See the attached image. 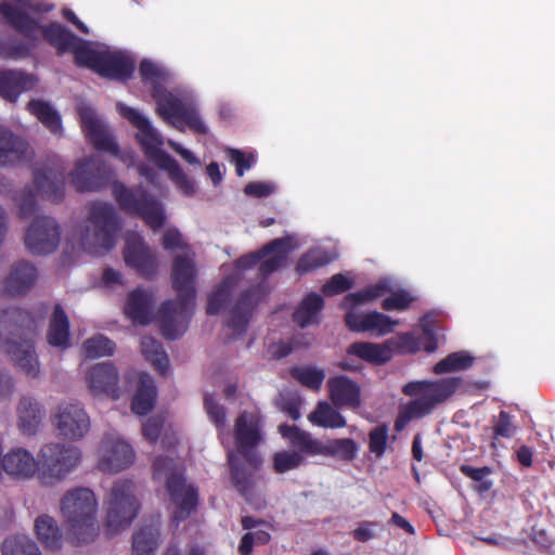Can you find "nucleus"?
Wrapping results in <instances>:
<instances>
[{
	"label": "nucleus",
	"mask_w": 555,
	"mask_h": 555,
	"mask_svg": "<svg viewBox=\"0 0 555 555\" xmlns=\"http://www.w3.org/2000/svg\"><path fill=\"white\" fill-rule=\"evenodd\" d=\"M2 21L20 34L24 40L5 41L0 44V56L20 60L28 57L40 42V37L56 49L59 55L68 52L78 37L57 22L41 25L24 10L12 5L10 1L0 2Z\"/></svg>",
	"instance_id": "f257e3e1"
},
{
	"label": "nucleus",
	"mask_w": 555,
	"mask_h": 555,
	"mask_svg": "<svg viewBox=\"0 0 555 555\" xmlns=\"http://www.w3.org/2000/svg\"><path fill=\"white\" fill-rule=\"evenodd\" d=\"M195 275V263L191 258L186 256L175 257L171 281L178 296L176 300L164 301L157 312L160 332L167 339L179 338L184 328L178 324V321L188 320L193 314L196 297Z\"/></svg>",
	"instance_id": "f03ea898"
},
{
	"label": "nucleus",
	"mask_w": 555,
	"mask_h": 555,
	"mask_svg": "<svg viewBox=\"0 0 555 555\" xmlns=\"http://www.w3.org/2000/svg\"><path fill=\"white\" fill-rule=\"evenodd\" d=\"M461 377H444L436 380H412L402 387V392L415 397L399 408L395 429L402 431L413 420L430 415L440 404L449 400L461 387Z\"/></svg>",
	"instance_id": "7ed1b4c3"
},
{
	"label": "nucleus",
	"mask_w": 555,
	"mask_h": 555,
	"mask_svg": "<svg viewBox=\"0 0 555 555\" xmlns=\"http://www.w3.org/2000/svg\"><path fill=\"white\" fill-rule=\"evenodd\" d=\"M0 322L5 324L12 336L4 341L5 351L25 375L37 377L39 362L34 341L29 337L37 327L36 318L25 309L11 307L0 314Z\"/></svg>",
	"instance_id": "20e7f679"
},
{
	"label": "nucleus",
	"mask_w": 555,
	"mask_h": 555,
	"mask_svg": "<svg viewBox=\"0 0 555 555\" xmlns=\"http://www.w3.org/2000/svg\"><path fill=\"white\" fill-rule=\"evenodd\" d=\"M426 320L427 315L422 319L423 332L420 336H415L413 333H402L385 344L357 341L348 347L347 353L373 364L388 362L393 352L406 354L416 353L423 349L431 353L438 348V341L430 325L426 324Z\"/></svg>",
	"instance_id": "39448f33"
},
{
	"label": "nucleus",
	"mask_w": 555,
	"mask_h": 555,
	"mask_svg": "<svg viewBox=\"0 0 555 555\" xmlns=\"http://www.w3.org/2000/svg\"><path fill=\"white\" fill-rule=\"evenodd\" d=\"M61 511L75 544L89 543L99 534L98 503L93 491L89 488L67 491L61 501Z\"/></svg>",
	"instance_id": "423d86ee"
},
{
	"label": "nucleus",
	"mask_w": 555,
	"mask_h": 555,
	"mask_svg": "<svg viewBox=\"0 0 555 555\" xmlns=\"http://www.w3.org/2000/svg\"><path fill=\"white\" fill-rule=\"evenodd\" d=\"M153 478L166 477V490L171 503L176 506L173 519L177 522L189 518L196 509L198 503V491L192 485H186L185 477L177 467L175 459L158 455L153 461Z\"/></svg>",
	"instance_id": "0eeeda50"
},
{
	"label": "nucleus",
	"mask_w": 555,
	"mask_h": 555,
	"mask_svg": "<svg viewBox=\"0 0 555 555\" xmlns=\"http://www.w3.org/2000/svg\"><path fill=\"white\" fill-rule=\"evenodd\" d=\"M87 228L81 236V244L89 254L100 256L111 250L120 230L115 207L106 202H93L89 206Z\"/></svg>",
	"instance_id": "6e6552de"
},
{
	"label": "nucleus",
	"mask_w": 555,
	"mask_h": 555,
	"mask_svg": "<svg viewBox=\"0 0 555 555\" xmlns=\"http://www.w3.org/2000/svg\"><path fill=\"white\" fill-rule=\"evenodd\" d=\"M112 194L124 212L140 217L152 230L164 225L166 215L163 204L141 184L128 188L114 181Z\"/></svg>",
	"instance_id": "1a4fd4ad"
},
{
	"label": "nucleus",
	"mask_w": 555,
	"mask_h": 555,
	"mask_svg": "<svg viewBox=\"0 0 555 555\" xmlns=\"http://www.w3.org/2000/svg\"><path fill=\"white\" fill-rule=\"evenodd\" d=\"M81 452L77 447L60 442L43 446L38 453V479L53 486L65 479L79 464Z\"/></svg>",
	"instance_id": "9d476101"
},
{
	"label": "nucleus",
	"mask_w": 555,
	"mask_h": 555,
	"mask_svg": "<svg viewBox=\"0 0 555 555\" xmlns=\"http://www.w3.org/2000/svg\"><path fill=\"white\" fill-rule=\"evenodd\" d=\"M279 433L282 437H289L296 447L310 456H333L347 462L354 460L357 456L358 446L350 438L328 439L323 442L313 438L310 433L287 424H281Z\"/></svg>",
	"instance_id": "9b49d317"
},
{
	"label": "nucleus",
	"mask_w": 555,
	"mask_h": 555,
	"mask_svg": "<svg viewBox=\"0 0 555 555\" xmlns=\"http://www.w3.org/2000/svg\"><path fill=\"white\" fill-rule=\"evenodd\" d=\"M106 504L105 532L112 537L129 527L138 516L140 504L134 494V483L129 479L114 482Z\"/></svg>",
	"instance_id": "f8f14e48"
},
{
	"label": "nucleus",
	"mask_w": 555,
	"mask_h": 555,
	"mask_svg": "<svg viewBox=\"0 0 555 555\" xmlns=\"http://www.w3.org/2000/svg\"><path fill=\"white\" fill-rule=\"evenodd\" d=\"M234 441L237 453L251 466L258 469L262 463L256 448L263 440L262 416L259 411H242L234 422Z\"/></svg>",
	"instance_id": "ddd939ff"
},
{
	"label": "nucleus",
	"mask_w": 555,
	"mask_h": 555,
	"mask_svg": "<svg viewBox=\"0 0 555 555\" xmlns=\"http://www.w3.org/2000/svg\"><path fill=\"white\" fill-rule=\"evenodd\" d=\"M117 108L120 115L138 129L137 139L142 146L145 156L151 162L159 168L172 157L162 150V145L164 143L163 138L152 127L150 120L135 108L121 103L117 104Z\"/></svg>",
	"instance_id": "4468645a"
},
{
	"label": "nucleus",
	"mask_w": 555,
	"mask_h": 555,
	"mask_svg": "<svg viewBox=\"0 0 555 555\" xmlns=\"http://www.w3.org/2000/svg\"><path fill=\"white\" fill-rule=\"evenodd\" d=\"M112 178L111 166L100 156L77 162L70 172L72 184L78 192L100 191L109 184Z\"/></svg>",
	"instance_id": "2eb2a0df"
},
{
	"label": "nucleus",
	"mask_w": 555,
	"mask_h": 555,
	"mask_svg": "<svg viewBox=\"0 0 555 555\" xmlns=\"http://www.w3.org/2000/svg\"><path fill=\"white\" fill-rule=\"evenodd\" d=\"M61 238L57 221L48 216H37L24 236L26 249L31 255H49L56 250Z\"/></svg>",
	"instance_id": "dca6fc26"
},
{
	"label": "nucleus",
	"mask_w": 555,
	"mask_h": 555,
	"mask_svg": "<svg viewBox=\"0 0 555 555\" xmlns=\"http://www.w3.org/2000/svg\"><path fill=\"white\" fill-rule=\"evenodd\" d=\"M52 422L60 437L73 441L81 439L90 429V417L78 401L60 403Z\"/></svg>",
	"instance_id": "f3484780"
},
{
	"label": "nucleus",
	"mask_w": 555,
	"mask_h": 555,
	"mask_svg": "<svg viewBox=\"0 0 555 555\" xmlns=\"http://www.w3.org/2000/svg\"><path fill=\"white\" fill-rule=\"evenodd\" d=\"M124 260L127 267L133 269L143 279L151 280L157 273L158 262L155 253L138 235L127 237Z\"/></svg>",
	"instance_id": "a211bd4d"
},
{
	"label": "nucleus",
	"mask_w": 555,
	"mask_h": 555,
	"mask_svg": "<svg viewBox=\"0 0 555 555\" xmlns=\"http://www.w3.org/2000/svg\"><path fill=\"white\" fill-rule=\"evenodd\" d=\"M134 461L132 447L121 439L105 436L100 447L99 468L105 473H118Z\"/></svg>",
	"instance_id": "6ab92c4d"
},
{
	"label": "nucleus",
	"mask_w": 555,
	"mask_h": 555,
	"mask_svg": "<svg viewBox=\"0 0 555 555\" xmlns=\"http://www.w3.org/2000/svg\"><path fill=\"white\" fill-rule=\"evenodd\" d=\"M34 185L42 198L60 203L64 197L65 168L57 164L36 167Z\"/></svg>",
	"instance_id": "aec40b11"
},
{
	"label": "nucleus",
	"mask_w": 555,
	"mask_h": 555,
	"mask_svg": "<svg viewBox=\"0 0 555 555\" xmlns=\"http://www.w3.org/2000/svg\"><path fill=\"white\" fill-rule=\"evenodd\" d=\"M80 126L87 139L96 151L117 155L118 144L114 141L105 126L99 120L95 112L90 107L79 109Z\"/></svg>",
	"instance_id": "412c9836"
},
{
	"label": "nucleus",
	"mask_w": 555,
	"mask_h": 555,
	"mask_svg": "<svg viewBox=\"0 0 555 555\" xmlns=\"http://www.w3.org/2000/svg\"><path fill=\"white\" fill-rule=\"evenodd\" d=\"M87 380L93 396L104 395L113 399L120 397L118 386L119 375L116 367L111 362H102L93 365L87 374Z\"/></svg>",
	"instance_id": "4be33fe9"
},
{
	"label": "nucleus",
	"mask_w": 555,
	"mask_h": 555,
	"mask_svg": "<svg viewBox=\"0 0 555 555\" xmlns=\"http://www.w3.org/2000/svg\"><path fill=\"white\" fill-rule=\"evenodd\" d=\"M345 323L352 332H369L382 336L391 333L398 321L377 311L367 313L348 311L345 314Z\"/></svg>",
	"instance_id": "5701e85b"
},
{
	"label": "nucleus",
	"mask_w": 555,
	"mask_h": 555,
	"mask_svg": "<svg viewBox=\"0 0 555 555\" xmlns=\"http://www.w3.org/2000/svg\"><path fill=\"white\" fill-rule=\"evenodd\" d=\"M328 397L335 408L358 409L361 405V389L358 383L339 375L327 380Z\"/></svg>",
	"instance_id": "b1692460"
},
{
	"label": "nucleus",
	"mask_w": 555,
	"mask_h": 555,
	"mask_svg": "<svg viewBox=\"0 0 555 555\" xmlns=\"http://www.w3.org/2000/svg\"><path fill=\"white\" fill-rule=\"evenodd\" d=\"M37 278L38 272L34 264L24 260L17 261L3 280L1 292L8 296L24 295L35 285Z\"/></svg>",
	"instance_id": "393cba45"
},
{
	"label": "nucleus",
	"mask_w": 555,
	"mask_h": 555,
	"mask_svg": "<svg viewBox=\"0 0 555 555\" xmlns=\"http://www.w3.org/2000/svg\"><path fill=\"white\" fill-rule=\"evenodd\" d=\"M134 72V62L121 52L102 51L95 73L117 81H127Z\"/></svg>",
	"instance_id": "a878e982"
},
{
	"label": "nucleus",
	"mask_w": 555,
	"mask_h": 555,
	"mask_svg": "<svg viewBox=\"0 0 555 555\" xmlns=\"http://www.w3.org/2000/svg\"><path fill=\"white\" fill-rule=\"evenodd\" d=\"M153 305L152 291L137 287L128 294L125 314L135 324L147 325L153 319Z\"/></svg>",
	"instance_id": "bb28decb"
},
{
	"label": "nucleus",
	"mask_w": 555,
	"mask_h": 555,
	"mask_svg": "<svg viewBox=\"0 0 555 555\" xmlns=\"http://www.w3.org/2000/svg\"><path fill=\"white\" fill-rule=\"evenodd\" d=\"M37 78L24 70L0 69V95L15 102L21 93L33 90L36 87Z\"/></svg>",
	"instance_id": "cd10ccee"
},
{
	"label": "nucleus",
	"mask_w": 555,
	"mask_h": 555,
	"mask_svg": "<svg viewBox=\"0 0 555 555\" xmlns=\"http://www.w3.org/2000/svg\"><path fill=\"white\" fill-rule=\"evenodd\" d=\"M47 341L60 350L70 347V323L61 304H55L49 320Z\"/></svg>",
	"instance_id": "c85d7f7f"
},
{
	"label": "nucleus",
	"mask_w": 555,
	"mask_h": 555,
	"mask_svg": "<svg viewBox=\"0 0 555 555\" xmlns=\"http://www.w3.org/2000/svg\"><path fill=\"white\" fill-rule=\"evenodd\" d=\"M29 145L12 131L0 127V167L12 166L27 159Z\"/></svg>",
	"instance_id": "c756f323"
},
{
	"label": "nucleus",
	"mask_w": 555,
	"mask_h": 555,
	"mask_svg": "<svg viewBox=\"0 0 555 555\" xmlns=\"http://www.w3.org/2000/svg\"><path fill=\"white\" fill-rule=\"evenodd\" d=\"M254 295L253 289L243 292L230 310L227 326L233 331L234 337H238L247 331L255 308Z\"/></svg>",
	"instance_id": "7c9ffc66"
},
{
	"label": "nucleus",
	"mask_w": 555,
	"mask_h": 555,
	"mask_svg": "<svg viewBox=\"0 0 555 555\" xmlns=\"http://www.w3.org/2000/svg\"><path fill=\"white\" fill-rule=\"evenodd\" d=\"M156 395V387L151 375L141 373L137 391L131 400L132 412L140 416L149 414L155 405Z\"/></svg>",
	"instance_id": "2f4dec72"
},
{
	"label": "nucleus",
	"mask_w": 555,
	"mask_h": 555,
	"mask_svg": "<svg viewBox=\"0 0 555 555\" xmlns=\"http://www.w3.org/2000/svg\"><path fill=\"white\" fill-rule=\"evenodd\" d=\"M324 307L323 297L314 292L309 293L293 313V320L301 328L320 322V313Z\"/></svg>",
	"instance_id": "473e14b6"
},
{
	"label": "nucleus",
	"mask_w": 555,
	"mask_h": 555,
	"mask_svg": "<svg viewBox=\"0 0 555 555\" xmlns=\"http://www.w3.org/2000/svg\"><path fill=\"white\" fill-rule=\"evenodd\" d=\"M18 427L23 434L35 435L41 424L44 411L33 398H22L17 408Z\"/></svg>",
	"instance_id": "72a5a7b5"
},
{
	"label": "nucleus",
	"mask_w": 555,
	"mask_h": 555,
	"mask_svg": "<svg viewBox=\"0 0 555 555\" xmlns=\"http://www.w3.org/2000/svg\"><path fill=\"white\" fill-rule=\"evenodd\" d=\"M27 109L34 115L51 133L62 135L63 126L61 115L52 105L43 100H31L27 103Z\"/></svg>",
	"instance_id": "f704fd0d"
},
{
	"label": "nucleus",
	"mask_w": 555,
	"mask_h": 555,
	"mask_svg": "<svg viewBox=\"0 0 555 555\" xmlns=\"http://www.w3.org/2000/svg\"><path fill=\"white\" fill-rule=\"evenodd\" d=\"M152 98L156 102L157 113L173 125H177V119L185 108L186 104L169 92L166 88L152 94ZM179 128L178 126H176Z\"/></svg>",
	"instance_id": "c9c22d12"
},
{
	"label": "nucleus",
	"mask_w": 555,
	"mask_h": 555,
	"mask_svg": "<svg viewBox=\"0 0 555 555\" xmlns=\"http://www.w3.org/2000/svg\"><path fill=\"white\" fill-rule=\"evenodd\" d=\"M228 463L234 487L242 496L249 501L254 492L253 472L240 463L232 450L228 452Z\"/></svg>",
	"instance_id": "e433bc0d"
},
{
	"label": "nucleus",
	"mask_w": 555,
	"mask_h": 555,
	"mask_svg": "<svg viewBox=\"0 0 555 555\" xmlns=\"http://www.w3.org/2000/svg\"><path fill=\"white\" fill-rule=\"evenodd\" d=\"M278 240H282L283 243L271 251V257L259 262V275L262 278H267L285 266L289 253L295 248L292 236L287 235Z\"/></svg>",
	"instance_id": "4c0bfd02"
},
{
	"label": "nucleus",
	"mask_w": 555,
	"mask_h": 555,
	"mask_svg": "<svg viewBox=\"0 0 555 555\" xmlns=\"http://www.w3.org/2000/svg\"><path fill=\"white\" fill-rule=\"evenodd\" d=\"M35 530L39 541L49 550H59L62 546V533L54 518L40 515L35 520Z\"/></svg>",
	"instance_id": "58836bf2"
},
{
	"label": "nucleus",
	"mask_w": 555,
	"mask_h": 555,
	"mask_svg": "<svg viewBox=\"0 0 555 555\" xmlns=\"http://www.w3.org/2000/svg\"><path fill=\"white\" fill-rule=\"evenodd\" d=\"M308 420L323 428H343L347 425L341 413L326 401L319 402L317 408L308 415Z\"/></svg>",
	"instance_id": "ea45409f"
},
{
	"label": "nucleus",
	"mask_w": 555,
	"mask_h": 555,
	"mask_svg": "<svg viewBox=\"0 0 555 555\" xmlns=\"http://www.w3.org/2000/svg\"><path fill=\"white\" fill-rule=\"evenodd\" d=\"M285 438L289 440L293 450H283L273 454L272 468L276 474H284L299 468L305 463V456H308L306 452L293 443L289 437Z\"/></svg>",
	"instance_id": "a19ab883"
},
{
	"label": "nucleus",
	"mask_w": 555,
	"mask_h": 555,
	"mask_svg": "<svg viewBox=\"0 0 555 555\" xmlns=\"http://www.w3.org/2000/svg\"><path fill=\"white\" fill-rule=\"evenodd\" d=\"M141 352L160 375H166L169 360L160 341L151 336L142 337Z\"/></svg>",
	"instance_id": "79ce46f5"
},
{
	"label": "nucleus",
	"mask_w": 555,
	"mask_h": 555,
	"mask_svg": "<svg viewBox=\"0 0 555 555\" xmlns=\"http://www.w3.org/2000/svg\"><path fill=\"white\" fill-rule=\"evenodd\" d=\"M159 539L156 526L147 525L133 533L132 555H154Z\"/></svg>",
	"instance_id": "37998d69"
},
{
	"label": "nucleus",
	"mask_w": 555,
	"mask_h": 555,
	"mask_svg": "<svg viewBox=\"0 0 555 555\" xmlns=\"http://www.w3.org/2000/svg\"><path fill=\"white\" fill-rule=\"evenodd\" d=\"M139 75L144 85L151 87V94L165 89L168 72L157 63L144 59L139 65Z\"/></svg>",
	"instance_id": "c03bdc74"
},
{
	"label": "nucleus",
	"mask_w": 555,
	"mask_h": 555,
	"mask_svg": "<svg viewBox=\"0 0 555 555\" xmlns=\"http://www.w3.org/2000/svg\"><path fill=\"white\" fill-rule=\"evenodd\" d=\"M235 285L236 280L232 276H228L221 281V283L208 296L206 307V313L208 315H216L224 308L233 294Z\"/></svg>",
	"instance_id": "a18cd8bd"
},
{
	"label": "nucleus",
	"mask_w": 555,
	"mask_h": 555,
	"mask_svg": "<svg viewBox=\"0 0 555 555\" xmlns=\"http://www.w3.org/2000/svg\"><path fill=\"white\" fill-rule=\"evenodd\" d=\"M3 555H41L38 545L24 534L11 535L1 544Z\"/></svg>",
	"instance_id": "49530a36"
},
{
	"label": "nucleus",
	"mask_w": 555,
	"mask_h": 555,
	"mask_svg": "<svg viewBox=\"0 0 555 555\" xmlns=\"http://www.w3.org/2000/svg\"><path fill=\"white\" fill-rule=\"evenodd\" d=\"M159 168L168 173L170 180L183 195L192 196L195 194L196 189L194 181L185 175L173 157L167 160Z\"/></svg>",
	"instance_id": "de8ad7c7"
},
{
	"label": "nucleus",
	"mask_w": 555,
	"mask_h": 555,
	"mask_svg": "<svg viewBox=\"0 0 555 555\" xmlns=\"http://www.w3.org/2000/svg\"><path fill=\"white\" fill-rule=\"evenodd\" d=\"M390 291L388 281L382 280L362 291L349 293L344 298V305L352 307L383 297Z\"/></svg>",
	"instance_id": "09e8293b"
},
{
	"label": "nucleus",
	"mask_w": 555,
	"mask_h": 555,
	"mask_svg": "<svg viewBox=\"0 0 555 555\" xmlns=\"http://www.w3.org/2000/svg\"><path fill=\"white\" fill-rule=\"evenodd\" d=\"M474 364V358L468 353L459 351L448 354L437 362L433 369L435 374H444L466 370Z\"/></svg>",
	"instance_id": "8fccbe9b"
},
{
	"label": "nucleus",
	"mask_w": 555,
	"mask_h": 555,
	"mask_svg": "<svg viewBox=\"0 0 555 555\" xmlns=\"http://www.w3.org/2000/svg\"><path fill=\"white\" fill-rule=\"evenodd\" d=\"M68 52L74 54L75 63L78 66L96 70L102 51L90 48L87 41L78 37L77 42L74 43Z\"/></svg>",
	"instance_id": "3c124183"
},
{
	"label": "nucleus",
	"mask_w": 555,
	"mask_h": 555,
	"mask_svg": "<svg viewBox=\"0 0 555 555\" xmlns=\"http://www.w3.org/2000/svg\"><path fill=\"white\" fill-rule=\"evenodd\" d=\"M291 376L302 386L319 390L324 382L325 373L312 366H294L289 370Z\"/></svg>",
	"instance_id": "603ef678"
},
{
	"label": "nucleus",
	"mask_w": 555,
	"mask_h": 555,
	"mask_svg": "<svg viewBox=\"0 0 555 555\" xmlns=\"http://www.w3.org/2000/svg\"><path fill=\"white\" fill-rule=\"evenodd\" d=\"M82 350L86 358L90 359L112 356L115 343L103 335H96L85 340Z\"/></svg>",
	"instance_id": "864d4df0"
},
{
	"label": "nucleus",
	"mask_w": 555,
	"mask_h": 555,
	"mask_svg": "<svg viewBox=\"0 0 555 555\" xmlns=\"http://www.w3.org/2000/svg\"><path fill=\"white\" fill-rule=\"evenodd\" d=\"M328 262L330 259L326 253L320 249H309L299 258L295 270L299 275H304L327 264Z\"/></svg>",
	"instance_id": "5fc2aeb1"
},
{
	"label": "nucleus",
	"mask_w": 555,
	"mask_h": 555,
	"mask_svg": "<svg viewBox=\"0 0 555 555\" xmlns=\"http://www.w3.org/2000/svg\"><path fill=\"white\" fill-rule=\"evenodd\" d=\"M283 243L282 240H272L264 244L259 250L244 255L235 260V267L240 270H248L269 256L271 251Z\"/></svg>",
	"instance_id": "6e6d98bb"
},
{
	"label": "nucleus",
	"mask_w": 555,
	"mask_h": 555,
	"mask_svg": "<svg viewBox=\"0 0 555 555\" xmlns=\"http://www.w3.org/2000/svg\"><path fill=\"white\" fill-rule=\"evenodd\" d=\"M204 408L211 423L219 431L227 428L225 408L219 404L212 395L204 397Z\"/></svg>",
	"instance_id": "4d7b16f0"
},
{
	"label": "nucleus",
	"mask_w": 555,
	"mask_h": 555,
	"mask_svg": "<svg viewBox=\"0 0 555 555\" xmlns=\"http://www.w3.org/2000/svg\"><path fill=\"white\" fill-rule=\"evenodd\" d=\"M512 415L507 413L506 411L502 410L500 411L498 416H493L491 423H492V430H493V437L492 439L495 440L500 437L502 438H512L517 429V426L513 423Z\"/></svg>",
	"instance_id": "13d9d810"
},
{
	"label": "nucleus",
	"mask_w": 555,
	"mask_h": 555,
	"mask_svg": "<svg viewBox=\"0 0 555 555\" xmlns=\"http://www.w3.org/2000/svg\"><path fill=\"white\" fill-rule=\"evenodd\" d=\"M414 300L415 298L408 291L399 289L382 301V309L385 311H403L406 310Z\"/></svg>",
	"instance_id": "bf43d9fd"
},
{
	"label": "nucleus",
	"mask_w": 555,
	"mask_h": 555,
	"mask_svg": "<svg viewBox=\"0 0 555 555\" xmlns=\"http://www.w3.org/2000/svg\"><path fill=\"white\" fill-rule=\"evenodd\" d=\"M388 441V427L383 424L373 428L369 434V450L376 457L384 455Z\"/></svg>",
	"instance_id": "052dcab7"
},
{
	"label": "nucleus",
	"mask_w": 555,
	"mask_h": 555,
	"mask_svg": "<svg viewBox=\"0 0 555 555\" xmlns=\"http://www.w3.org/2000/svg\"><path fill=\"white\" fill-rule=\"evenodd\" d=\"M177 122H183L188 128L197 134H207L208 127L203 121L198 111L193 106H185Z\"/></svg>",
	"instance_id": "680f3d73"
},
{
	"label": "nucleus",
	"mask_w": 555,
	"mask_h": 555,
	"mask_svg": "<svg viewBox=\"0 0 555 555\" xmlns=\"http://www.w3.org/2000/svg\"><path fill=\"white\" fill-rule=\"evenodd\" d=\"M271 540V535L268 531L257 530L254 532H247L241 538L238 545L240 555H251L254 544L264 545Z\"/></svg>",
	"instance_id": "e2e57ef3"
},
{
	"label": "nucleus",
	"mask_w": 555,
	"mask_h": 555,
	"mask_svg": "<svg viewBox=\"0 0 555 555\" xmlns=\"http://www.w3.org/2000/svg\"><path fill=\"white\" fill-rule=\"evenodd\" d=\"M230 162L235 165V172L237 177H243L246 170H249L256 163V157L253 153H245L237 149H230L228 151Z\"/></svg>",
	"instance_id": "0e129e2a"
},
{
	"label": "nucleus",
	"mask_w": 555,
	"mask_h": 555,
	"mask_svg": "<svg viewBox=\"0 0 555 555\" xmlns=\"http://www.w3.org/2000/svg\"><path fill=\"white\" fill-rule=\"evenodd\" d=\"M18 202V216L22 219L30 218L36 209V194L31 186L25 188L17 197Z\"/></svg>",
	"instance_id": "69168bd1"
},
{
	"label": "nucleus",
	"mask_w": 555,
	"mask_h": 555,
	"mask_svg": "<svg viewBox=\"0 0 555 555\" xmlns=\"http://www.w3.org/2000/svg\"><path fill=\"white\" fill-rule=\"evenodd\" d=\"M352 281L346 278L343 273L334 274L322 286V293L325 296H334L349 291L352 287Z\"/></svg>",
	"instance_id": "338daca9"
},
{
	"label": "nucleus",
	"mask_w": 555,
	"mask_h": 555,
	"mask_svg": "<svg viewBox=\"0 0 555 555\" xmlns=\"http://www.w3.org/2000/svg\"><path fill=\"white\" fill-rule=\"evenodd\" d=\"M275 190L273 183L264 182V181H253L245 185L244 193L247 196L262 198L270 196Z\"/></svg>",
	"instance_id": "774afa93"
}]
</instances>
